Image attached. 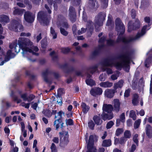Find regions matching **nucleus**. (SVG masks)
I'll return each mask as SVG.
<instances>
[{
    "label": "nucleus",
    "mask_w": 152,
    "mask_h": 152,
    "mask_svg": "<svg viewBox=\"0 0 152 152\" xmlns=\"http://www.w3.org/2000/svg\"><path fill=\"white\" fill-rule=\"evenodd\" d=\"M125 50L117 57V59L120 60V62H117L114 64V66L117 69L121 70L123 67L124 68L125 71L127 72H129L130 66L129 65L133 51L132 50Z\"/></svg>",
    "instance_id": "obj_1"
},
{
    "label": "nucleus",
    "mask_w": 152,
    "mask_h": 152,
    "mask_svg": "<svg viewBox=\"0 0 152 152\" xmlns=\"http://www.w3.org/2000/svg\"><path fill=\"white\" fill-rule=\"evenodd\" d=\"M31 43L30 40L26 38L20 37L18 40L19 47L17 45V40L16 39L9 45V48L11 49L14 48L13 51L18 53L21 49L23 50L26 46L31 45Z\"/></svg>",
    "instance_id": "obj_2"
},
{
    "label": "nucleus",
    "mask_w": 152,
    "mask_h": 152,
    "mask_svg": "<svg viewBox=\"0 0 152 152\" xmlns=\"http://www.w3.org/2000/svg\"><path fill=\"white\" fill-rule=\"evenodd\" d=\"M115 29L118 32V36L116 40L117 42H120L121 40H119V39H121V38L124 37L122 35L125 32V27L124 24L122 22L121 19L119 18H117L115 21Z\"/></svg>",
    "instance_id": "obj_3"
},
{
    "label": "nucleus",
    "mask_w": 152,
    "mask_h": 152,
    "mask_svg": "<svg viewBox=\"0 0 152 152\" xmlns=\"http://www.w3.org/2000/svg\"><path fill=\"white\" fill-rule=\"evenodd\" d=\"M50 19V15L45 12L40 11L37 14V20L44 26H47L49 24Z\"/></svg>",
    "instance_id": "obj_4"
},
{
    "label": "nucleus",
    "mask_w": 152,
    "mask_h": 152,
    "mask_svg": "<svg viewBox=\"0 0 152 152\" xmlns=\"http://www.w3.org/2000/svg\"><path fill=\"white\" fill-rule=\"evenodd\" d=\"M106 17V15L105 12H100L95 17L94 25L96 32L99 31V27L103 25V22L105 20Z\"/></svg>",
    "instance_id": "obj_5"
},
{
    "label": "nucleus",
    "mask_w": 152,
    "mask_h": 152,
    "mask_svg": "<svg viewBox=\"0 0 152 152\" xmlns=\"http://www.w3.org/2000/svg\"><path fill=\"white\" fill-rule=\"evenodd\" d=\"M143 35L140 33H138L134 37H131L127 39L125 37L121 38V39H119V40H121L122 42L124 44V45L122 47L123 50H127L129 47V43L130 42L136 40L140 38Z\"/></svg>",
    "instance_id": "obj_6"
},
{
    "label": "nucleus",
    "mask_w": 152,
    "mask_h": 152,
    "mask_svg": "<svg viewBox=\"0 0 152 152\" xmlns=\"http://www.w3.org/2000/svg\"><path fill=\"white\" fill-rule=\"evenodd\" d=\"M65 135L64 136L62 139V136L60 135V140L59 144L60 146L62 148H64L68 144L69 140V134H68V132H65ZM60 135H62L63 133L62 132H60L59 133Z\"/></svg>",
    "instance_id": "obj_7"
},
{
    "label": "nucleus",
    "mask_w": 152,
    "mask_h": 152,
    "mask_svg": "<svg viewBox=\"0 0 152 152\" xmlns=\"http://www.w3.org/2000/svg\"><path fill=\"white\" fill-rule=\"evenodd\" d=\"M64 113V112L62 110H60L57 113L58 116H59L60 118L56 120L54 122V125L56 127V130H57L60 126L61 129H63L64 127V123L62 122V115Z\"/></svg>",
    "instance_id": "obj_8"
},
{
    "label": "nucleus",
    "mask_w": 152,
    "mask_h": 152,
    "mask_svg": "<svg viewBox=\"0 0 152 152\" xmlns=\"http://www.w3.org/2000/svg\"><path fill=\"white\" fill-rule=\"evenodd\" d=\"M94 138L93 135L89 137L88 142L87 146V150L86 152H96L97 150L95 147L94 146Z\"/></svg>",
    "instance_id": "obj_9"
},
{
    "label": "nucleus",
    "mask_w": 152,
    "mask_h": 152,
    "mask_svg": "<svg viewBox=\"0 0 152 152\" xmlns=\"http://www.w3.org/2000/svg\"><path fill=\"white\" fill-rule=\"evenodd\" d=\"M11 50H9L5 55L4 59L0 63V66L3 65L5 63L11 59L13 58L15 56V54L12 53Z\"/></svg>",
    "instance_id": "obj_10"
},
{
    "label": "nucleus",
    "mask_w": 152,
    "mask_h": 152,
    "mask_svg": "<svg viewBox=\"0 0 152 152\" xmlns=\"http://www.w3.org/2000/svg\"><path fill=\"white\" fill-rule=\"evenodd\" d=\"M12 27L14 28V31L17 32L22 31L23 29V27L22 25L20 24L17 20H12L11 21Z\"/></svg>",
    "instance_id": "obj_11"
},
{
    "label": "nucleus",
    "mask_w": 152,
    "mask_h": 152,
    "mask_svg": "<svg viewBox=\"0 0 152 152\" xmlns=\"http://www.w3.org/2000/svg\"><path fill=\"white\" fill-rule=\"evenodd\" d=\"M69 16L70 21L72 23L75 22L76 20V12L75 8L72 6L70 7L69 9Z\"/></svg>",
    "instance_id": "obj_12"
},
{
    "label": "nucleus",
    "mask_w": 152,
    "mask_h": 152,
    "mask_svg": "<svg viewBox=\"0 0 152 152\" xmlns=\"http://www.w3.org/2000/svg\"><path fill=\"white\" fill-rule=\"evenodd\" d=\"M24 16L25 20L28 23H32L34 21L35 16L34 15H32V13L30 12H26Z\"/></svg>",
    "instance_id": "obj_13"
},
{
    "label": "nucleus",
    "mask_w": 152,
    "mask_h": 152,
    "mask_svg": "<svg viewBox=\"0 0 152 152\" xmlns=\"http://www.w3.org/2000/svg\"><path fill=\"white\" fill-rule=\"evenodd\" d=\"M103 92L102 89L99 87H95L92 88L90 91L91 94L94 97L97 95H100L102 94Z\"/></svg>",
    "instance_id": "obj_14"
},
{
    "label": "nucleus",
    "mask_w": 152,
    "mask_h": 152,
    "mask_svg": "<svg viewBox=\"0 0 152 152\" xmlns=\"http://www.w3.org/2000/svg\"><path fill=\"white\" fill-rule=\"evenodd\" d=\"M27 93H25L21 95V97L23 99L24 101H28V102H31L35 97V96L33 94H31L27 96Z\"/></svg>",
    "instance_id": "obj_15"
},
{
    "label": "nucleus",
    "mask_w": 152,
    "mask_h": 152,
    "mask_svg": "<svg viewBox=\"0 0 152 152\" xmlns=\"http://www.w3.org/2000/svg\"><path fill=\"white\" fill-rule=\"evenodd\" d=\"M113 107L111 104H104L102 107V112L107 113H113Z\"/></svg>",
    "instance_id": "obj_16"
},
{
    "label": "nucleus",
    "mask_w": 152,
    "mask_h": 152,
    "mask_svg": "<svg viewBox=\"0 0 152 152\" xmlns=\"http://www.w3.org/2000/svg\"><path fill=\"white\" fill-rule=\"evenodd\" d=\"M49 71L48 69H46L45 71L42 73V75L44 81L46 83L51 84L52 83V81L49 80L48 78V75L49 74H50L49 73Z\"/></svg>",
    "instance_id": "obj_17"
},
{
    "label": "nucleus",
    "mask_w": 152,
    "mask_h": 152,
    "mask_svg": "<svg viewBox=\"0 0 152 152\" xmlns=\"http://www.w3.org/2000/svg\"><path fill=\"white\" fill-rule=\"evenodd\" d=\"M114 59V58H106L102 62V64L105 66H111L113 64V61Z\"/></svg>",
    "instance_id": "obj_18"
},
{
    "label": "nucleus",
    "mask_w": 152,
    "mask_h": 152,
    "mask_svg": "<svg viewBox=\"0 0 152 152\" xmlns=\"http://www.w3.org/2000/svg\"><path fill=\"white\" fill-rule=\"evenodd\" d=\"M102 119L105 121L107 120H110L112 119L113 117V113H107L102 112L101 114Z\"/></svg>",
    "instance_id": "obj_19"
},
{
    "label": "nucleus",
    "mask_w": 152,
    "mask_h": 152,
    "mask_svg": "<svg viewBox=\"0 0 152 152\" xmlns=\"http://www.w3.org/2000/svg\"><path fill=\"white\" fill-rule=\"evenodd\" d=\"M116 92L114 89H107L105 91V95L109 98H112L114 96L115 93Z\"/></svg>",
    "instance_id": "obj_20"
},
{
    "label": "nucleus",
    "mask_w": 152,
    "mask_h": 152,
    "mask_svg": "<svg viewBox=\"0 0 152 152\" xmlns=\"http://www.w3.org/2000/svg\"><path fill=\"white\" fill-rule=\"evenodd\" d=\"M68 64L67 63H65L64 64H60L59 65V68L61 69H66L65 71L66 73H69L70 72L75 71L74 68L73 67H71L70 69H67Z\"/></svg>",
    "instance_id": "obj_21"
},
{
    "label": "nucleus",
    "mask_w": 152,
    "mask_h": 152,
    "mask_svg": "<svg viewBox=\"0 0 152 152\" xmlns=\"http://www.w3.org/2000/svg\"><path fill=\"white\" fill-rule=\"evenodd\" d=\"M89 6L91 9L96 10L99 7V5L97 1L96 2V1L89 0Z\"/></svg>",
    "instance_id": "obj_22"
},
{
    "label": "nucleus",
    "mask_w": 152,
    "mask_h": 152,
    "mask_svg": "<svg viewBox=\"0 0 152 152\" xmlns=\"http://www.w3.org/2000/svg\"><path fill=\"white\" fill-rule=\"evenodd\" d=\"M145 132L147 136L149 138L152 137V127L149 124H147L145 128Z\"/></svg>",
    "instance_id": "obj_23"
},
{
    "label": "nucleus",
    "mask_w": 152,
    "mask_h": 152,
    "mask_svg": "<svg viewBox=\"0 0 152 152\" xmlns=\"http://www.w3.org/2000/svg\"><path fill=\"white\" fill-rule=\"evenodd\" d=\"M63 91L64 89L62 88H59L58 90L57 97H58L59 98L60 101H58V100H57V102L58 103H59V104L60 106H61L62 105V99L61 96L63 94Z\"/></svg>",
    "instance_id": "obj_24"
},
{
    "label": "nucleus",
    "mask_w": 152,
    "mask_h": 152,
    "mask_svg": "<svg viewBox=\"0 0 152 152\" xmlns=\"http://www.w3.org/2000/svg\"><path fill=\"white\" fill-rule=\"evenodd\" d=\"M81 107L82 109V111L83 113L85 114H86L90 110V107L86 104L83 102L81 103Z\"/></svg>",
    "instance_id": "obj_25"
},
{
    "label": "nucleus",
    "mask_w": 152,
    "mask_h": 152,
    "mask_svg": "<svg viewBox=\"0 0 152 152\" xmlns=\"http://www.w3.org/2000/svg\"><path fill=\"white\" fill-rule=\"evenodd\" d=\"M114 110L116 112L119 111L120 109V102L119 100L118 99H115L114 100Z\"/></svg>",
    "instance_id": "obj_26"
},
{
    "label": "nucleus",
    "mask_w": 152,
    "mask_h": 152,
    "mask_svg": "<svg viewBox=\"0 0 152 152\" xmlns=\"http://www.w3.org/2000/svg\"><path fill=\"white\" fill-rule=\"evenodd\" d=\"M15 10L13 12V14L14 15H17L21 16L25 10L21 9H19L16 7L15 8Z\"/></svg>",
    "instance_id": "obj_27"
},
{
    "label": "nucleus",
    "mask_w": 152,
    "mask_h": 152,
    "mask_svg": "<svg viewBox=\"0 0 152 152\" xmlns=\"http://www.w3.org/2000/svg\"><path fill=\"white\" fill-rule=\"evenodd\" d=\"M9 17L4 15H0V22L1 23H7L9 22Z\"/></svg>",
    "instance_id": "obj_28"
},
{
    "label": "nucleus",
    "mask_w": 152,
    "mask_h": 152,
    "mask_svg": "<svg viewBox=\"0 0 152 152\" xmlns=\"http://www.w3.org/2000/svg\"><path fill=\"white\" fill-rule=\"evenodd\" d=\"M93 119L95 123L97 125H100L103 122L101 120L100 117L97 115H94Z\"/></svg>",
    "instance_id": "obj_29"
},
{
    "label": "nucleus",
    "mask_w": 152,
    "mask_h": 152,
    "mask_svg": "<svg viewBox=\"0 0 152 152\" xmlns=\"http://www.w3.org/2000/svg\"><path fill=\"white\" fill-rule=\"evenodd\" d=\"M100 86L103 88H109L112 86L113 83L108 81L102 82L99 84Z\"/></svg>",
    "instance_id": "obj_30"
},
{
    "label": "nucleus",
    "mask_w": 152,
    "mask_h": 152,
    "mask_svg": "<svg viewBox=\"0 0 152 152\" xmlns=\"http://www.w3.org/2000/svg\"><path fill=\"white\" fill-rule=\"evenodd\" d=\"M111 144V141L110 139H106L103 141L102 145L104 147H108L110 146Z\"/></svg>",
    "instance_id": "obj_31"
},
{
    "label": "nucleus",
    "mask_w": 152,
    "mask_h": 152,
    "mask_svg": "<svg viewBox=\"0 0 152 152\" xmlns=\"http://www.w3.org/2000/svg\"><path fill=\"white\" fill-rule=\"evenodd\" d=\"M139 97L137 94H134L133 95L132 102L134 105H137L138 102V99Z\"/></svg>",
    "instance_id": "obj_32"
},
{
    "label": "nucleus",
    "mask_w": 152,
    "mask_h": 152,
    "mask_svg": "<svg viewBox=\"0 0 152 152\" xmlns=\"http://www.w3.org/2000/svg\"><path fill=\"white\" fill-rule=\"evenodd\" d=\"M123 81L122 80L119 81L117 83H115L113 87L114 89L116 91V89L118 88H121L123 85Z\"/></svg>",
    "instance_id": "obj_33"
},
{
    "label": "nucleus",
    "mask_w": 152,
    "mask_h": 152,
    "mask_svg": "<svg viewBox=\"0 0 152 152\" xmlns=\"http://www.w3.org/2000/svg\"><path fill=\"white\" fill-rule=\"evenodd\" d=\"M132 23L131 21H129L128 23V31L129 32H130L133 30H136L133 23L132 24Z\"/></svg>",
    "instance_id": "obj_34"
},
{
    "label": "nucleus",
    "mask_w": 152,
    "mask_h": 152,
    "mask_svg": "<svg viewBox=\"0 0 152 152\" xmlns=\"http://www.w3.org/2000/svg\"><path fill=\"white\" fill-rule=\"evenodd\" d=\"M21 125V130L23 134L24 137H26L27 136V130H25V124L23 122H21L20 123Z\"/></svg>",
    "instance_id": "obj_35"
},
{
    "label": "nucleus",
    "mask_w": 152,
    "mask_h": 152,
    "mask_svg": "<svg viewBox=\"0 0 152 152\" xmlns=\"http://www.w3.org/2000/svg\"><path fill=\"white\" fill-rule=\"evenodd\" d=\"M86 84L88 85L92 86L96 85L95 81L92 79H87L86 80Z\"/></svg>",
    "instance_id": "obj_36"
},
{
    "label": "nucleus",
    "mask_w": 152,
    "mask_h": 152,
    "mask_svg": "<svg viewBox=\"0 0 152 152\" xmlns=\"http://www.w3.org/2000/svg\"><path fill=\"white\" fill-rule=\"evenodd\" d=\"M98 66L97 65L91 66L88 69L90 70V73L93 74L98 70Z\"/></svg>",
    "instance_id": "obj_37"
},
{
    "label": "nucleus",
    "mask_w": 152,
    "mask_h": 152,
    "mask_svg": "<svg viewBox=\"0 0 152 152\" xmlns=\"http://www.w3.org/2000/svg\"><path fill=\"white\" fill-rule=\"evenodd\" d=\"M107 44L108 46H114L115 45V43H117L116 41L115 42L114 40L109 39L106 40Z\"/></svg>",
    "instance_id": "obj_38"
},
{
    "label": "nucleus",
    "mask_w": 152,
    "mask_h": 152,
    "mask_svg": "<svg viewBox=\"0 0 152 152\" xmlns=\"http://www.w3.org/2000/svg\"><path fill=\"white\" fill-rule=\"evenodd\" d=\"M43 113L45 116L48 118L50 117L51 116V112L49 109L44 110L43 111Z\"/></svg>",
    "instance_id": "obj_39"
},
{
    "label": "nucleus",
    "mask_w": 152,
    "mask_h": 152,
    "mask_svg": "<svg viewBox=\"0 0 152 152\" xmlns=\"http://www.w3.org/2000/svg\"><path fill=\"white\" fill-rule=\"evenodd\" d=\"M49 73L50 74H53L55 79H58L60 77V75L58 72H54L52 70H50Z\"/></svg>",
    "instance_id": "obj_40"
},
{
    "label": "nucleus",
    "mask_w": 152,
    "mask_h": 152,
    "mask_svg": "<svg viewBox=\"0 0 152 152\" xmlns=\"http://www.w3.org/2000/svg\"><path fill=\"white\" fill-rule=\"evenodd\" d=\"M11 96L13 99L14 101L16 102L17 103H19L21 102V100L20 99H18V97L14 94L13 91L12 93Z\"/></svg>",
    "instance_id": "obj_41"
},
{
    "label": "nucleus",
    "mask_w": 152,
    "mask_h": 152,
    "mask_svg": "<svg viewBox=\"0 0 152 152\" xmlns=\"http://www.w3.org/2000/svg\"><path fill=\"white\" fill-rule=\"evenodd\" d=\"M70 50L69 47L62 48H61V52L64 54H67L70 52Z\"/></svg>",
    "instance_id": "obj_42"
},
{
    "label": "nucleus",
    "mask_w": 152,
    "mask_h": 152,
    "mask_svg": "<svg viewBox=\"0 0 152 152\" xmlns=\"http://www.w3.org/2000/svg\"><path fill=\"white\" fill-rule=\"evenodd\" d=\"M64 21L62 22L61 24L62 27L66 28H67L69 27L68 21L64 18Z\"/></svg>",
    "instance_id": "obj_43"
},
{
    "label": "nucleus",
    "mask_w": 152,
    "mask_h": 152,
    "mask_svg": "<svg viewBox=\"0 0 152 152\" xmlns=\"http://www.w3.org/2000/svg\"><path fill=\"white\" fill-rule=\"evenodd\" d=\"M50 33L53 36V39H55L57 38V34L56 32L54 29L52 27H50Z\"/></svg>",
    "instance_id": "obj_44"
},
{
    "label": "nucleus",
    "mask_w": 152,
    "mask_h": 152,
    "mask_svg": "<svg viewBox=\"0 0 152 152\" xmlns=\"http://www.w3.org/2000/svg\"><path fill=\"white\" fill-rule=\"evenodd\" d=\"M129 116L130 117L132 118L134 120H135L136 119L135 112L133 110L130 111Z\"/></svg>",
    "instance_id": "obj_45"
},
{
    "label": "nucleus",
    "mask_w": 152,
    "mask_h": 152,
    "mask_svg": "<svg viewBox=\"0 0 152 152\" xmlns=\"http://www.w3.org/2000/svg\"><path fill=\"white\" fill-rule=\"evenodd\" d=\"M134 27L136 28V30L139 28L140 27V22L138 20H136L133 23Z\"/></svg>",
    "instance_id": "obj_46"
},
{
    "label": "nucleus",
    "mask_w": 152,
    "mask_h": 152,
    "mask_svg": "<svg viewBox=\"0 0 152 152\" xmlns=\"http://www.w3.org/2000/svg\"><path fill=\"white\" fill-rule=\"evenodd\" d=\"M66 125L72 126L74 124V123L73 120L71 118L66 119Z\"/></svg>",
    "instance_id": "obj_47"
},
{
    "label": "nucleus",
    "mask_w": 152,
    "mask_h": 152,
    "mask_svg": "<svg viewBox=\"0 0 152 152\" xmlns=\"http://www.w3.org/2000/svg\"><path fill=\"white\" fill-rule=\"evenodd\" d=\"M47 42L46 39H42L41 41V47L43 49H45L46 48Z\"/></svg>",
    "instance_id": "obj_48"
},
{
    "label": "nucleus",
    "mask_w": 152,
    "mask_h": 152,
    "mask_svg": "<svg viewBox=\"0 0 152 152\" xmlns=\"http://www.w3.org/2000/svg\"><path fill=\"white\" fill-rule=\"evenodd\" d=\"M123 132L124 130L123 128H118L116 131L115 135L116 136H118L120 134L122 133Z\"/></svg>",
    "instance_id": "obj_49"
},
{
    "label": "nucleus",
    "mask_w": 152,
    "mask_h": 152,
    "mask_svg": "<svg viewBox=\"0 0 152 152\" xmlns=\"http://www.w3.org/2000/svg\"><path fill=\"white\" fill-rule=\"evenodd\" d=\"M141 123L140 119H138L136 121L134 124V127L135 129L139 128Z\"/></svg>",
    "instance_id": "obj_50"
},
{
    "label": "nucleus",
    "mask_w": 152,
    "mask_h": 152,
    "mask_svg": "<svg viewBox=\"0 0 152 152\" xmlns=\"http://www.w3.org/2000/svg\"><path fill=\"white\" fill-rule=\"evenodd\" d=\"M60 33L62 35L65 36H66L68 35V32L66 31L64 28L61 27L60 28Z\"/></svg>",
    "instance_id": "obj_51"
},
{
    "label": "nucleus",
    "mask_w": 152,
    "mask_h": 152,
    "mask_svg": "<svg viewBox=\"0 0 152 152\" xmlns=\"http://www.w3.org/2000/svg\"><path fill=\"white\" fill-rule=\"evenodd\" d=\"M95 125L94 123L92 120H91L88 123V126L91 130H93L94 129Z\"/></svg>",
    "instance_id": "obj_52"
},
{
    "label": "nucleus",
    "mask_w": 152,
    "mask_h": 152,
    "mask_svg": "<svg viewBox=\"0 0 152 152\" xmlns=\"http://www.w3.org/2000/svg\"><path fill=\"white\" fill-rule=\"evenodd\" d=\"M124 137L126 138H129L131 136L130 132L129 130H126L124 132Z\"/></svg>",
    "instance_id": "obj_53"
},
{
    "label": "nucleus",
    "mask_w": 152,
    "mask_h": 152,
    "mask_svg": "<svg viewBox=\"0 0 152 152\" xmlns=\"http://www.w3.org/2000/svg\"><path fill=\"white\" fill-rule=\"evenodd\" d=\"M50 149L51 150V152H57L56 146L54 143H52Z\"/></svg>",
    "instance_id": "obj_54"
},
{
    "label": "nucleus",
    "mask_w": 152,
    "mask_h": 152,
    "mask_svg": "<svg viewBox=\"0 0 152 152\" xmlns=\"http://www.w3.org/2000/svg\"><path fill=\"white\" fill-rule=\"evenodd\" d=\"M114 124L113 122L112 121H111L108 122L106 125V127L107 129H110Z\"/></svg>",
    "instance_id": "obj_55"
},
{
    "label": "nucleus",
    "mask_w": 152,
    "mask_h": 152,
    "mask_svg": "<svg viewBox=\"0 0 152 152\" xmlns=\"http://www.w3.org/2000/svg\"><path fill=\"white\" fill-rule=\"evenodd\" d=\"M131 16L132 19H134L136 16V12L134 9H132L131 10Z\"/></svg>",
    "instance_id": "obj_56"
},
{
    "label": "nucleus",
    "mask_w": 152,
    "mask_h": 152,
    "mask_svg": "<svg viewBox=\"0 0 152 152\" xmlns=\"http://www.w3.org/2000/svg\"><path fill=\"white\" fill-rule=\"evenodd\" d=\"M102 4L104 7H107L108 5V0H99Z\"/></svg>",
    "instance_id": "obj_57"
},
{
    "label": "nucleus",
    "mask_w": 152,
    "mask_h": 152,
    "mask_svg": "<svg viewBox=\"0 0 152 152\" xmlns=\"http://www.w3.org/2000/svg\"><path fill=\"white\" fill-rule=\"evenodd\" d=\"M77 30V26L76 24H74L72 26V30L74 35H76V31Z\"/></svg>",
    "instance_id": "obj_58"
},
{
    "label": "nucleus",
    "mask_w": 152,
    "mask_h": 152,
    "mask_svg": "<svg viewBox=\"0 0 152 152\" xmlns=\"http://www.w3.org/2000/svg\"><path fill=\"white\" fill-rule=\"evenodd\" d=\"M130 91L129 89L126 90L124 93V96L125 97H128L130 95Z\"/></svg>",
    "instance_id": "obj_59"
},
{
    "label": "nucleus",
    "mask_w": 152,
    "mask_h": 152,
    "mask_svg": "<svg viewBox=\"0 0 152 152\" xmlns=\"http://www.w3.org/2000/svg\"><path fill=\"white\" fill-rule=\"evenodd\" d=\"M100 51L99 49H96L93 51L92 53V55L93 56H95L99 55Z\"/></svg>",
    "instance_id": "obj_60"
},
{
    "label": "nucleus",
    "mask_w": 152,
    "mask_h": 152,
    "mask_svg": "<svg viewBox=\"0 0 152 152\" xmlns=\"http://www.w3.org/2000/svg\"><path fill=\"white\" fill-rule=\"evenodd\" d=\"M106 40V37L103 36L99 39L98 42L99 43H103Z\"/></svg>",
    "instance_id": "obj_61"
},
{
    "label": "nucleus",
    "mask_w": 152,
    "mask_h": 152,
    "mask_svg": "<svg viewBox=\"0 0 152 152\" xmlns=\"http://www.w3.org/2000/svg\"><path fill=\"white\" fill-rule=\"evenodd\" d=\"M147 26L146 25H145L143 26L141 29V33L143 35L146 32V29H147Z\"/></svg>",
    "instance_id": "obj_62"
},
{
    "label": "nucleus",
    "mask_w": 152,
    "mask_h": 152,
    "mask_svg": "<svg viewBox=\"0 0 152 152\" xmlns=\"http://www.w3.org/2000/svg\"><path fill=\"white\" fill-rule=\"evenodd\" d=\"M138 137V135L137 134H135L133 138V140L134 142L137 144H137L138 143V139H137V137Z\"/></svg>",
    "instance_id": "obj_63"
},
{
    "label": "nucleus",
    "mask_w": 152,
    "mask_h": 152,
    "mask_svg": "<svg viewBox=\"0 0 152 152\" xmlns=\"http://www.w3.org/2000/svg\"><path fill=\"white\" fill-rule=\"evenodd\" d=\"M120 119L122 122H124L125 119V115L124 113H122L120 116Z\"/></svg>",
    "instance_id": "obj_64"
}]
</instances>
